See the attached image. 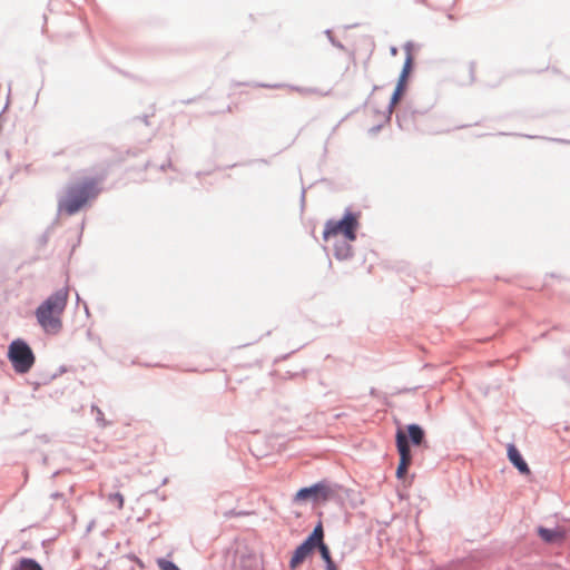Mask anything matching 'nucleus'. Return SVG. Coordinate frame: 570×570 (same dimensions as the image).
<instances>
[{"instance_id":"1","label":"nucleus","mask_w":570,"mask_h":570,"mask_svg":"<svg viewBox=\"0 0 570 570\" xmlns=\"http://www.w3.org/2000/svg\"><path fill=\"white\" fill-rule=\"evenodd\" d=\"M100 188L95 178H86L81 183L67 186L65 194L58 197V213L72 216L90 200L96 198Z\"/></svg>"},{"instance_id":"2","label":"nucleus","mask_w":570,"mask_h":570,"mask_svg":"<svg viewBox=\"0 0 570 570\" xmlns=\"http://www.w3.org/2000/svg\"><path fill=\"white\" fill-rule=\"evenodd\" d=\"M360 213L352 212L346 208L343 216L340 219H328L323 230V238L328 240L330 237H336L343 235L348 240L356 239V232L360 226Z\"/></svg>"},{"instance_id":"3","label":"nucleus","mask_w":570,"mask_h":570,"mask_svg":"<svg viewBox=\"0 0 570 570\" xmlns=\"http://www.w3.org/2000/svg\"><path fill=\"white\" fill-rule=\"evenodd\" d=\"M7 357L17 374L28 373L36 362L32 348L23 338H16L9 344Z\"/></svg>"},{"instance_id":"4","label":"nucleus","mask_w":570,"mask_h":570,"mask_svg":"<svg viewBox=\"0 0 570 570\" xmlns=\"http://www.w3.org/2000/svg\"><path fill=\"white\" fill-rule=\"evenodd\" d=\"M426 446V434L417 423L399 425L395 432V446L397 451L412 452L411 448Z\"/></svg>"},{"instance_id":"5","label":"nucleus","mask_w":570,"mask_h":570,"mask_svg":"<svg viewBox=\"0 0 570 570\" xmlns=\"http://www.w3.org/2000/svg\"><path fill=\"white\" fill-rule=\"evenodd\" d=\"M336 484L326 480L318 481L308 487L301 488L294 495L296 503H321L332 500L336 493Z\"/></svg>"},{"instance_id":"6","label":"nucleus","mask_w":570,"mask_h":570,"mask_svg":"<svg viewBox=\"0 0 570 570\" xmlns=\"http://www.w3.org/2000/svg\"><path fill=\"white\" fill-rule=\"evenodd\" d=\"M405 49L410 50V43L406 45ZM412 68H413V57H412L411 52L407 51L401 73H400L397 82H396V86L391 96L389 106L386 108V112L384 114V122H389L391 120L395 106L402 99V97L406 90L407 79L412 71Z\"/></svg>"},{"instance_id":"7","label":"nucleus","mask_w":570,"mask_h":570,"mask_svg":"<svg viewBox=\"0 0 570 570\" xmlns=\"http://www.w3.org/2000/svg\"><path fill=\"white\" fill-rule=\"evenodd\" d=\"M61 313L40 304L36 309V317L39 325L47 332L56 334L62 328Z\"/></svg>"},{"instance_id":"8","label":"nucleus","mask_w":570,"mask_h":570,"mask_svg":"<svg viewBox=\"0 0 570 570\" xmlns=\"http://www.w3.org/2000/svg\"><path fill=\"white\" fill-rule=\"evenodd\" d=\"M426 111L428 110L407 106L396 115V122L401 129L410 130L411 128L415 127L417 116H422L426 114Z\"/></svg>"},{"instance_id":"9","label":"nucleus","mask_w":570,"mask_h":570,"mask_svg":"<svg viewBox=\"0 0 570 570\" xmlns=\"http://www.w3.org/2000/svg\"><path fill=\"white\" fill-rule=\"evenodd\" d=\"M315 549H317V547L304 539L293 551L288 564L291 570L297 569Z\"/></svg>"},{"instance_id":"10","label":"nucleus","mask_w":570,"mask_h":570,"mask_svg":"<svg viewBox=\"0 0 570 570\" xmlns=\"http://www.w3.org/2000/svg\"><path fill=\"white\" fill-rule=\"evenodd\" d=\"M68 302V288H59L50 294L41 304L47 305L59 313H63Z\"/></svg>"},{"instance_id":"11","label":"nucleus","mask_w":570,"mask_h":570,"mask_svg":"<svg viewBox=\"0 0 570 570\" xmlns=\"http://www.w3.org/2000/svg\"><path fill=\"white\" fill-rule=\"evenodd\" d=\"M507 454L508 459L511 462V464L519 471L520 474L528 475L530 474V468L525 460L523 459L521 452L518 450V448L510 443L507 446Z\"/></svg>"},{"instance_id":"12","label":"nucleus","mask_w":570,"mask_h":570,"mask_svg":"<svg viewBox=\"0 0 570 570\" xmlns=\"http://www.w3.org/2000/svg\"><path fill=\"white\" fill-rule=\"evenodd\" d=\"M352 240H348L343 237V239H337L334 242V256L338 261H346L352 258L353 256V247L350 244Z\"/></svg>"},{"instance_id":"13","label":"nucleus","mask_w":570,"mask_h":570,"mask_svg":"<svg viewBox=\"0 0 570 570\" xmlns=\"http://www.w3.org/2000/svg\"><path fill=\"white\" fill-rule=\"evenodd\" d=\"M538 535L547 543H557L564 539V532L558 528L551 529L546 527H538Z\"/></svg>"},{"instance_id":"14","label":"nucleus","mask_w":570,"mask_h":570,"mask_svg":"<svg viewBox=\"0 0 570 570\" xmlns=\"http://www.w3.org/2000/svg\"><path fill=\"white\" fill-rule=\"evenodd\" d=\"M397 453L400 455V462L396 468V478L403 479L406 475L409 466L412 463L413 453L403 451H397Z\"/></svg>"},{"instance_id":"15","label":"nucleus","mask_w":570,"mask_h":570,"mask_svg":"<svg viewBox=\"0 0 570 570\" xmlns=\"http://www.w3.org/2000/svg\"><path fill=\"white\" fill-rule=\"evenodd\" d=\"M256 86L261 87V88H271V89L288 87L289 89L295 90V91H297V92H299L301 95H304V96L313 95V94H320L318 89H316V88L297 87V86H291V85H284V83L269 85V83H263L262 82V83H257Z\"/></svg>"},{"instance_id":"16","label":"nucleus","mask_w":570,"mask_h":570,"mask_svg":"<svg viewBox=\"0 0 570 570\" xmlns=\"http://www.w3.org/2000/svg\"><path fill=\"white\" fill-rule=\"evenodd\" d=\"M305 540L309 541L315 547H322V544H326L324 542V529L321 521L314 527L312 532L305 538Z\"/></svg>"},{"instance_id":"17","label":"nucleus","mask_w":570,"mask_h":570,"mask_svg":"<svg viewBox=\"0 0 570 570\" xmlns=\"http://www.w3.org/2000/svg\"><path fill=\"white\" fill-rule=\"evenodd\" d=\"M317 550L325 563V570H338L334 560L332 559L331 550L327 544H322V547H318Z\"/></svg>"},{"instance_id":"18","label":"nucleus","mask_w":570,"mask_h":570,"mask_svg":"<svg viewBox=\"0 0 570 570\" xmlns=\"http://www.w3.org/2000/svg\"><path fill=\"white\" fill-rule=\"evenodd\" d=\"M12 570H43L40 563L32 558H21Z\"/></svg>"},{"instance_id":"19","label":"nucleus","mask_w":570,"mask_h":570,"mask_svg":"<svg viewBox=\"0 0 570 570\" xmlns=\"http://www.w3.org/2000/svg\"><path fill=\"white\" fill-rule=\"evenodd\" d=\"M91 412L96 413V423L99 428H106L111 424L105 419L104 412L96 404L91 405Z\"/></svg>"},{"instance_id":"20","label":"nucleus","mask_w":570,"mask_h":570,"mask_svg":"<svg viewBox=\"0 0 570 570\" xmlns=\"http://www.w3.org/2000/svg\"><path fill=\"white\" fill-rule=\"evenodd\" d=\"M156 564L160 570H180V568L167 558H158Z\"/></svg>"},{"instance_id":"21","label":"nucleus","mask_w":570,"mask_h":570,"mask_svg":"<svg viewBox=\"0 0 570 570\" xmlns=\"http://www.w3.org/2000/svg\"><path fill=\"white\" fill-rule=\"evenodd\" d=\"M325 36L327 37L328 41L332 43V46H334L335 48L344 51L345 50V46L337 39H335L333 37V33H332V30L331 29H326L324 31Z\"/></svg>"},{"instance_id":"22","label":"nucleus","mask_w":570,"mask_h":570,"mask_svg":"<svg viewBox=\"0 0 570 570\" xmlns=\"http://www.w3.org/2000/svg\"><path fill=\"white\" fill-rule=\"evenodd\" d=\"M52 226L48 227L45 233L38 238V243L40 246H46L51 234Z\"/></svg>"},{"instance_id":"23","label":"nucleus","mask_w":570,"mask_h":570,"mask_svg":"<svg viewBox=\"0 0 570 570\" xmlns=\"http://www.w3.org/2000/svg\"><path fill=\"white\" fill-rule=\"evenodd\" d=\"M475 69H476V63L475 61H470L469 62V85L473 83L475 81Z\"/></svg>"},{"instance_id":"24","label":"nucleus","mask_w":570,"mask_h":570,"mask_svg":"<svg viewBox=\"0 0 570 570\" xmlns=\"http://www.w3.org/2000/svg\"><path fill=\"white\" fill-rule=\"evenodd\" d=\"M523 137H527L530 139H549V140L556 141V142L570 144V140L560 139V138H547V137H542V136H531V135H523Z\"/></svg>"},{"instance_id":"25","label":"nucleus","mask_w":570,"mask_h":570,"mask_svg":"<svg viewBox=\"0 0 570 570\" xmlns=\"http://www.w3.org/2000/svg\"><path fill=\"white\" fill-rule=\"evenodd\" d=\"M109 500L110 501H117L119 509H121L122 505H124V497L119 492L110 494Z\"/></svg>"},{"instance_id":"26","label":"nucleus","mask_w":570,"mask_h":570,"mask_svg":"<svg viewBox=\"0 0 570 570\" xmlns=\"http://www.w3.org/2000/svg\"><path fill=\"white\" fill-rule=\"evenodd\" d=\"M168 168H170V169H173V168H174V167H173V163H171L170 157H168V159H167V161H166V163H164V164H161V165L159 166V170L165 171V170H166V169H168Z\"/></svg>"},{"instance_id":"27","label":"nucleus","mask_w":570,"mask_h":570,"mask_svg":"<svg viewBox=\"0 0 570 570\" xmlns=\"http://www.w3.org/2000/svg\"><path fill=\"white\" fill-rule=\"evenodd\" d=\"M383 125L384 122L373 126L372 128L368 129V134L376 135L383 128Z\"/></svg>"},{"instance_id":"28","label":"nucleus","mask_w":570,"mask_h":570,"mask_svg":"<svg viewBox=\"0 0 570 570\" xmlns=\"http://www.w3.org/2000/svg\"><path fill=\"white\" fill-rule=\"evenodd\" d=\"M63 497H65V494H63V493H61V492H53V493H51V495H50V498H51V499H55V500H56V499H63Z\"/></svg>"},{"instance_id":"29","label":"nucleus","mask_w":570,"mask_h":570,"mask_svg":"<svg viewBox=\"0 0 570 570\" xmlns=\"http://www.w3.org/2000/svg\"><path fill=\"white\" fill-rule=\"evenodd\" d=\"M305 188L302 189V194H301V207L304 208V205H305Z\"/></svg>"},{"instance_id":"30","label":"nucleus","mask_w":570,"mask_h":570,"mask_svg":"<svg viewBox=\"0 0 570 570\" xmlns=\"http://www.w3.org/2000/svg\"><path fill=\"white\" fill-rule=\"evenodd\" d=\"M139 119H141L145 122V125H148V116L147 115L140 117Z\"/></svg>"},{"instance_id":"31","label":"nucleus","mask_w":570,"mask_h":570,"mask_svg":"<svg viewBox=\"0 0 570 570\" xmlns=\"http://www.w3.org/2000/svg\"><path fill=\"white\" fill-rule=\"evenodd\" d=\"M391 52H392V55H395V53H396V48H395V47H392V48H391Z\"/></svg>"},{"instance_id":"32","label":"nucleus","mask_w":570,"mask_h":570,"mask_svg":"<svg viewBox=\"0 0 570 570\" xmlns=\"http://www.w3.org/2000/svg\"><path fill=\"white\" fill-rule=\"evenodd\" d=\"M92 524H94V522H91V523L88 525L87 531H90V530L92 529Z\"/></svg>"},{"instance_id":"33","label":"nucleus","mask_w":570,"mask_h":570,"mask_svg":"<svg viewBox=\"0 0 570 570\" xmlns=\"http://www.w3.org/2000/svg\"><path fill=\"white\" fill-rule=\"evenodd\" d=\"M150 166V161L146 163L145 168H148Z\"/></svg>"}]
</instances>
